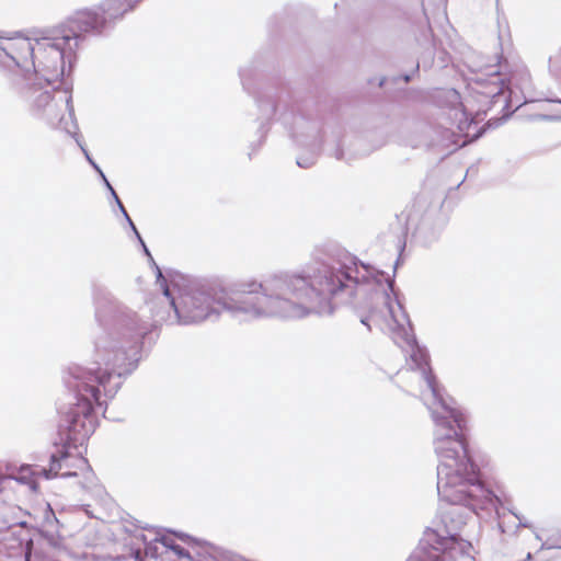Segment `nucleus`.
Wrapping results in <instances>:
<instances>
[{
  "label": "nucleus",
  "mask_w": 561,
  "mask_h": 561,
  "mask_svg": "<svg viewBox=\"0 0 561 561\" xmlns=\"http://www.w3.org/2000/svg\"><path fill=\"white\" fill-rule=\"evenodd\" d=\"M239 76L241 80V84L243 87V90L249 94H254V91L251 88L250 79L252 76V70L247 68H240Z\"/></svg>",
  "instance_id": "obj_14"
},
{
  "label": "nucleus",
  "mask_w": 561,
  "mask_h": 561,
  "mask_svg": "<svg viewBox=\"0 0 561 561\" xmlns=\"http://www.w3.org/2000/svg\"><path fill=\"white\" fill-rule=\"evenodd\" d=\"M46 523L47 524H51V523L58 524V519L51 511H50V515H47V517H46Z\"/></svg>",
  "instance_id": "obj_18"
},
{
  "label": "nucleus",
  "mask_w": 561,
  "mask_h": 561,
  "mask_svg": "<svg viewBox=\"0 0 561 561\" xmlns=\"http://www.w3.org/2000/svg\"><path fill=\"white\" fill-rule=\"evenodd\" d=\"M18 525L21 526V527H26L27 526V522H24V520L23 522H19Z\"/></svg>",
  "instance_id": "obj_24"
},
{
  "label": "nucleus",
  "mask_w": 561,
  "mask_h": 561,
  "mask_svg": "<svg viewBox=\"0 0 561 561\" xmlns=\"http://www.w3.org/2000/svg\"><path fill=\"white\" fill-rule=\"evenodd\" d=\"M103 417L108 419V420H113V421H122V419H115V417H112V416L107 415V409L106 408L103 410Z\"/></svg>",
  "instance_id": "obj_20"
},
{
  "label": "nucleus",
  "mask_w": 561,
  "mask_h": 561,
  "mask_svg": "<svg viewBox=\"0 0 561 561\" xmlns=\"http://www.w3.org/2000/svg\"><path fill=\"white\" fill-rule=\"evenodd\" d=\"M530 560H533V554L530 552H528L526 554L525 561H530Z\"/></svg>",
  "instance_id": "obj_23"
},
{
  "label": "nucleus",
  "mask_w": 561,
  "mask_h": 561,
  "mask_svg": "<svg viewBox=\"0 0 561 561\" xmlns=\"http://www.w3.org/2000/svg\"><path fill=\"white\" fill-rule=\"evenodd\" d=\"M446 224L447 219L440 209L436 207L428 208L420 218L413 237L416 242L430 247L439 239Z\"/></svg>",
  "instance_id": "obj_8"
},
{
  "label": "nucleus",
  "mask_w": 561,
  "mask_h": 561,
  "mask_svg": "<svg viewBox=\"0 0 561 561\" xmlns=\"http://www.w3.org/2000/svg\"><path fill=\"white\" fill-rule=\"evenodd\" d=\"M387 81H388V78H387V77H381V78L379 79L378 85H379L380 88H382V87L386 84V82H387Z\"/></svg>",
  "instance_id": "obj_21"
},
{
  "label": "nucleus",
  "mask_w": 561,
  "mask_h": 561,
  "mask_svg": "<svg viewBox=\"0 0 561 561\" xmlns=\"http://www.w3.org/2000/svg\"><path fill=\"white\" fill-rule=\"evenodd\" d=\"M251 148H252V152L256 150V147L253 145L251 146Z\"/></svg>",
  "instance_id": "obj_26"
},
{
  "label": "nucleus",
  "mask_w": 561,
  "mask_h": 561,
  "mask_svg": "<svg viewBox=\"0 0 561 561\" xmlns=\"http://www.w3.org/2000/svg\"><path fill=\"white\" fill-rule=\"evenodd\" d=\"M147 554L151 558H158L157 547H148Z\"/></svg>",
  "instance_id": "obj_17"
},
{
  "label": "nucleus",
  "mask_w": 561,
  "mask_h": 561,
  "mask_svg": "<svg viewBox=\"0 0 561 561\" xmlns=\"http://www.w3.org/2000/svg\"><path fill=\"white\" fill-rule=\"evenodd\" d=\"M72 70L73 67L70 70L66 64L65 75L49 82L41 72H27L13 82L12 89L32 116L75 137L79 127L72 104Z\"/></svg>",
  "instance_id": "obj_7"
},
{
  "label": "nucleus",
  "mask_w": 561,
  "mask_h": 561,
  "mask_svg": "<svg viewBox=\"0 0 561 561\" xmlns=\"http://www.w3.org/2000/svg\"><path fill=\"white\" fill-rule=\"evenodd\" d=\"M77 461L80 463L81 467L85 469V472L83 473L82 480H77L76 485L80 488L81 490L90 489L91 485L95 482V474L92 471L90 465L88 463V460L83 457H80L77 459Z\"/></svg>",
  "instance_id": "obj_13"
},
{
  "label": "nucleus",
  "mask_w": 561,
  "mask_h": 561,
  "mask_svg": "<svg viewBox=\"0 0 561 561\" xmlns=\"http://www.w3.org/2000/svg\"><path fill=\"white\" fill-rule=\"evenodd\" d=\"M477 93L481 96V102H485L486 110L492 108L497 102L503 99V84L502 80L496 72L492 75L490 80H477Z\"/></svg>",
  "instance_id": "obj_9"
},
{
  "label": "nucleus",
  "mask_w": 561,
  "mask_h": 561,
  "mask_svg": "<svg viewBox=\"0 0 561 561\" xmlns=\"http://www.w3.org/2000/svg\"><path fill=\"white\" fill-rule=\"evenodd\" d=\"M549 545H556L553 541H550V539L547 541Z\"/></svg>",
  "instance_id": "obj_27"
},
{
  "label": "nucleus",
  "mask_w": 561,
  "mask_h": 561,
  "mask_svg": "<svg viewBox=\"0 0 561 561\" xmlns=\"http://www.w3.org/2000/svg\"><path fill=\"white\" fill-rule=\"evenodd\" d=\"M350 260L333 244H320L304 268L272 273L260 282L238 283L230 296H219L208 282L183 274L172 275L169 282L158 264L154 274L176 323L182 325L217 319L222 310L232 317L301 319L312 313H330L328 297L345 296V286L336 273Z\"/></svg>",
  "instance_id": "obj_2"
},
{
  "label": "nucleus",
  "mask_w": 561,
  "mask_h": 561,
  "mask_svg": "<svg viewBox=\"0 0 561 561\" xmlns=\"http://www.w3.org/2000/svg\"><path fill=\"white\" fill-rule=\"evenodd\" d=\"M142 0H104L95 8L77 11L65 23L30 38L0 33V60L13 71L11 84L27 72H41L49 82L75 66L76 49L87 36H101Z\"/></svg>",
  "instance_id": "obj_5"
},
{
  "label": "nucleus",
  "mask_w": 561,
  "mask_h": 561,
  "mask_svg": "<svg viewBox=\"0 0 561 561\" xmlns=\"http://www.w3.org/2000/svg\"><path fill=\"white\" fill-rule=\"evenodd\" d=\"M451 439L460 447L449 446L450 453L440 454L437 465V494L449 507L440 511V525L426 528L417 548L407 561H454V550L460 542L459 531L470 514L488 510L499 502L495 493L482 481L479 465L472 456L466 435Z\"/></svg>",
  "instance_id": "obj_4"
},
{
  "label": "nucleus",
  "mask_w": 561,
  "mask_h": 561,
  "mask_svg": "<svg viewBox=\"0 0 561 561\" xmlns=\"http://www.w3.org/2000/svg\"><path fill=\"white\" fill-rule=\"evenodd\" d=\"M25 561H31V560H30V557H27V556H26V557H25Z\"/></svg>",
  "instance_id": "obj_28"
},
{
  "label": "nucleus",
  "mask_w": 561,
  "mask_h": 561,
  "mask_svg": "<svg viewBox=\"0 0 561 561\" xmlns=\"http://www.w3.org/2000/svg\"><path fill=\"white\" fill-rule=\"evenodd\" d=\"M119 211L122 213V215L124 216L126 222L128 224L129 228L131 229V231L134 232L138 243L140 244L141 249H142V252L146 256H148L149 259V262L151 263L152 267L154 268V264H157L146 244V242L144 241L141 234L139 233L137 227L135 226L134 221L131 220L130 216L128 215L125 206H121L119 208Z\"/></svg>",
  "instance_id": "obj_12"
},
{
  "label": "nucleus",
  "mask_w": 561,
  "mask_h": 561,
  "mask_svg": "<svg viewBox=\"0 0 561 561\" xmlns=\"http://www.w3.org/2000/svg\"><path fill=\"white\" fill-rule=\"evenodd\" d=\"M433 60H434V50L431 47V48H427L424 51L421 61H417L415 64V66L413 68V71L411 73L405 72V73H402V75H399V76H393V77H391V81L393 83H398L400 80H402L403 82L408 83V82H410L412 80L413 75L419 72V69H420L421 65H422V67L424 69L431 68L432 65H433Z\"/></svg>",
  "instance_id": "obj_11"
},
{
  "label": "nucleus",
  "mask_w": 561,
  "mask_h": 561,
  "mask_svg": "<svg viewBox=\"0 0 561 561\" xmlns=\"http://www.w3.org/2000/svg\"><path fill=\"white\" fill-rule=\"evenodd\" d=\"M94 317L99 333L94 337L93 367L72 365L64 373L62 381L67 389L66 400L58 408L57 425L60 446L49 456V465L35 466L33 474L46 480L77 478L76 471L69 468V449L82 446L94 433L98 425L96 410L106 403L102 400L112 399L121 389L123 378L131 375L141 359L144 339L150 328L164 320L163 316L154 314L153 323L142 320L137 312L121 304L103 285L92 284Z\"/></svg>",
  "instance_id": "obj_1"
},
{
  "label": "nucleus",
  "mask_w": 561,
  "mask_h": 561,
  "mask_svg": "<svg viewBox=\"0 0 561 561\" xmlns=\"http://www.w3.org/2000/svg\"><path fill=\"white\" fill-rule=\"evenodd\" d=\"M76 141L77 144L79 145V147L81 148L87 161L89 162V164L94 169V171L99 174V176L101 178L102 180V183L104 184V186L106 187V190L110 192L111 194V197L113 198V201L115 202V204L117 205L118 209L121 208V206H124V204L122 203L121 198L118 197L116 191L114 190V187L112 186V184L110 183V181L107 180L106 175L104 174L103 170L100 168V165L94 161V159L91 157L90 152L83 147V145L80 142V140L78 138H76Z\"/></svg>",
  "instance_id": "obj_10"
},
{
  "label": "nucleus",
  "mask_w": 561,
  "mask_h": 561,
  "mask_svg": "<svg viewBox=\"0 0 561 561\" xmlns=\"http://www.w3.org/2000/svg\"><path fill=\"white\" fill-rule=\"evenodd\" d=\"M260 112L259 146L267 134L266 125L278 114V121L288 130L289 136L300 147L309 149V154L299 156L296 163L299 168L309 169L317 160L324 139L321 134L322 118L319 108L309 102L299 101L287 85L268 89L254 94Z\"/></svg>",
  "instance_id": "obj_6"
},
{
  "label": "nucleus",
  "mask_w": 561,
  "mask_h": 561,
  "mask_svg": "<svg viewBox=\"0 0 561 561\" xmlns=\"http://www.w3.org/2000/svg\"><path fill=\"white\" fill-rule=\"evenodd\" d=\"M542 118H543V119H547V121H551L553 117H552V116H550V115H542Z\"/></svg>",
  "instance_id": "obj_25"
},
{
  "label": "nucleus",
  "mask_w": 561,
  "mask_h": 561,
  "mask_svg": "<svg viewBox=\"0 0 561 561\" xmlns=\"http://www.w3.org/2000/svg\"><path fill=\"white\" fill-rule=\"evenodd\" d=\"M351 257V263L341 264L337 279L345 286V296L333 295L328 297L331 307L330 313L318 316H332L339 305L351 306L363 325L371 331L373 327L380 331L403 332L405 341L412 347L411 360L421 373L422 378L431 390L433 402L428 405L434 430V450L440 454L453 451L449 446L460 447L458 442L451 439L454 435L468 434L467 417L455 407V400L445 393L439 385L431 365L428 351L417 344L414 335H408L405 324L411 327L409 314L405 311L396 288L394 278L381 270L362 262L335 242H329Z\"/></svg>",
  "instance_id": "obj_3"
},
{
  "label": "nucleus",
  "mask_w": 561,
  "mask_h": 561,
  "mask_svg": "<svg viewBox=\"0 0 561 561\" xmlns=\"http://www.w3.org/2000/svg\"><path fill=\"white\" fill-rule=\"evenodd\" d=\"M551 549H561V545H549L548 542H543L540 547V550H551Z\"/></svg>",
  "instance_id": "obj_16"
},
{
  "label": "nucleus",
  "mask_w": 561,
  "mask_h": 561,
  "mask_svg": "<svg viewBox=\"0 0 561 561\" xmlns=\"http://www.w3.org/2000/svg\"><path fill=\"white\" fill-rule=\"evenodd\" d=\"M514 515L519 520L518 526L525 527V528H530L531 527V525L528 522L522 520V518L517 514L514 513Z\"/></svg>",
  "instance_id": "obj_19"
},
{
  "label": "nucleus",
  "mask_w": 561,
  "mask_h": 561,
  "mask_svg": "<svg viewBox=\"0 0 561 561\" xmlns=\"http://www.w3.org/2000/svg\"><path fill=\"white\" fill-rule=\"evenodd\" d=\"M547 101L561 104V99H548Z\"/></svg>",
  "instance_id": "obj_22"
},
{
  "label": "nucleus",
  "mask_w": 561,
  "mask_h": 561,
  "mask_svg": "<svg viewBox=\"0 0 561 561\" xmlns=\"http://www.w3.org/2000/svg\"><path fill=\"white\" fill-rule=\"evenodd\" d=\"M333 156L335 157V159L337 160H344V151L340 145V142H337L334 151H333Z\"/></svg>",
  "instance_id": "obj_15"
}]
</instances>
